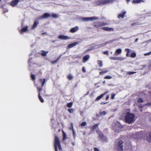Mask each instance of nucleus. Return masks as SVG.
<instances>
[{
	"label": "nucleus",
	"instance_id": "obj_31",
	"mask_svg": "<svg viewBox=\"0 0 151 151\" xmlns=\"http://www.w3.org/2000/svg\"><path fill=\"white\" fill-rule=\"evenodd\" d=\"M136 73V72H132V71H128L126 73V75H131L133 74H134Z\"/></svg>",
	"mask_w": 151,
	"mask_h": 151
},
{
	"label": "nucleus",
	"instance_id": "obj_51",
	"mask_svg": "<svg viewBox=\"0 0 151 151\" xmlns=\"http://www.w3.org/2000/svg\"><path fill=\"white\" fill-rule=\"evenodd\" d=\"M109 98V96L108 95H107L106 96L105 99L106 100H108Z\"/></svg>",
	"mask_w": 151,
	"mask_h": 151
},
{
	"label": "nucleus",
	"instance_id": "obj_53",
	"mask_svg": "<svg viewBox=\"0 0 151 151\" xmlns=\"http://www.w3.org/2000/svg\"><path fill=\"white\" fill-rule=\"evenodd\" d=\"M130 1V0H126L127 2L128 3H129Z\"/></svg>",
	"mask_w": 151,
	"mask_h": 151
},
{
	"label": "nucleus",
	"instance_id": "obj_21",
	"mask_svg": "<svg viewBox=\"0 0 151 151\" xmlns=\"http://www.w3.org/2000/svg\"><path fill=\"white\" fill-rule=\"evenodd\" d=\"M39 22L38 21H35L34 22V24L31 27L32 29H33L36 28Z\"/></svg>",
	"mask_w": 151,
	"mask_h": 151
},
{
	"label": "nucleus",
	"instance_id": "obj_11",
	"mask_svg": "<svg viewBox=\"0 0 151 151\" xmlns=\"http://www.w3.org/2000/svg\"><path fill=\"white\" fill-rule=\"evenodd\" d=\"M110 59L115 60H122L124 59V58L122 57H111L110 58Z\"/></svg>",
	"mask_w": 151,
	"mask_h": 151
},
{
	"label": "nucleus",
	"instance_id": "obj_16",
	"mask_svg": "<svg viewBox=\"0 0 151 151\" xmlns=\"http://www.w3.org/2000/svg\"><path fill=\"white\" fill-rule=\"evenodd\" d=\"M97 19L98 18H96V17H91L84 18L83 20L85 21H87L89 20H93L96 19Z\"/></svg>",
	"mask_w": 151,
	"mask_h": 151
},
{
	"label": "nucleus",
	"instance_id": "obj_40",
	"mask_svg": "<svg viewBox=\"0 0 151 151\" xmlns=\"http://www.w3.org/2000/svg\"><path fill=\"white\" fill-rule=\"evenodd\" d=\"M138 102L140 103V102H142L143 103L144 101L141 98H139L137 101Z\"/></svg>",
	"mask_w": 151,
	"mask_h": 151
},
{
	"label": "nucleus",
	"instance_id": "obj_33",
	"mask_svg": "<svg viewBox=\"0 0 151 151\" xmlns=\"http://www.w3.org/2000/svg\"><path fill=\"white\" fill-rule=\"evenodd\" d=\"M142 1V0H133L132 1V3H139Z\"/></svg>",
	"mask_w": 151,
	"mask_h": 151
},
{
	"label": "nucleus",
	"instance_id": "obj_41",
	"mask_svg": "<svg viewBox=\"0 0 151 151\" xmlns=\"http://www.w3.org/2000/svg\"><path fill=\"white\" fill-rule=\"evenodd\" d=\"M87 124L86 122H83L81 124V127H84Z\"/></svg>",
	"mask_w": 151,
	"mask_h": 151
},
{
	"label": "nucleus",
	"instance_id": "obj_24",
	"mask_svg": "<svg viewBox=\"0 0 151 151\" xmlns=\"http://www.w3.org/2000/svg\"><path fill=\"white\" fill-rule=\"evenodd\" d=\"M41 52L40 55L42 56L45 57L46 56L47 54L48 53V51L46 52L44 50H41Z\"/></svg>",
	"mask_w": 151,
	"mask_h": 151
},
{
	"label": "nucleus",
	"instance_id": "obj_32",
	"mask_svg": "<svg viewBox=\"0 0 151 151\" xmlns=\"http://www.w3.org/2000/svg\"><path fill=\"white\" fill-rule=\"evenodd\" d=\"M73 104V103L72 102H70L69 103H68L67 104V107L68 108H70L72 106Z\"/></svg>",
	"mask_w": 151,
	"mask_h": 151
},
{
	"label": "nucleus",
	"instance_id": "obj_47",
	"mask_svg": "<svg viewBox=\"0 0 151 151\" xmlns=\"http://www.w3.org/2000/svg\"><path fill=\"white\" fill-rule=\"evenodd\" d=\"M151 53V51L149 52H148V53H145L144 54V55L145 56H146L147 55H150Z\"/></svg>",
	"mask_w": 151,
	"mask_h": 151
},
{
	"label": "nucleus",
	"instance_id": "obj_54",
	"mask_svg": "<svg viewBox=\"0 0 151 151\" xmlns=\"http://www.w3.org/2000/svg\"><path fill=\"white\" fill-rule=\"evenodd\" d=\"M138 40V38H137V39H136V40H135V42H137V40Z\"/></svg>",
	"mask_w": 151,
	"mask_h": 151
},
{
	"label": "nucleus",
	"instance_id": "obj_1",
	"mask_svg": "<svg viewBox=\"0 0 151 151\" xmlns=\"http://www.w3.org/2000/svg\"><path fill=\"white\" fill-rule=\"evenodd\" d=\"M38 81L39 82H42V85L40 86H38V85H37V91L38 93V97L40 102L43 103L44 100L42 97L40 95L41 94V91L43 90V87L44 86V84L46 82V79L45 78H40L39 79Z\"/></svg>",
	"mask_w": 151,
	"mask_h": 151
},
{
	"label": "nucleus",
	"instance_id": "obj_14",
	"mask_svg": "<svg viewBox=\"0 0 151 151\" xmlns=\"http://www.w3.org/2000/svg\"><path fill=\"white\" fill-rule=\"evenodd\" d=\"M78 30V27L76 26L71 29L70 30V32L73 33L77 32Z\"/></svg>",
	"mask_w": 151,
	"mask_h": 151
},
{
	"label": "nucleus",
	"instance_id": "obj_30",
	"mask_svg": "<svg viewBox=\"0 0 151 151\" xmlns=\"http://www.w3.org/2000/svg\"><path fill=\"white\" fill-rule=\"evenodd\" d=\"M104 96L103 94H102L101 95H100L99 96L97 97L96 99L95 100L96 101H98L101 98H102Z\"/></svg>",
	"mask_w": 151,
	"mask_h": 151
},
{
	"label": "nucleus",
	"instance_id": "obj_22",
	"mask_svg": "<svg viewBox=\"0 0 151 151\" xmlns=\"http://www.w3.org/2000/svg\"><path fill=\"white\" fill-rule=\"evenodd\" d=\"M99 124H96L92 126H90L89 127L91 129V130L93 131L98 127Z\"/></svg>",
	"mask_w": 151,
	"mask_h": 151
},
{
	"label": "nucleus",
	"instance_id": "obj_27",
	"mask_svg": "<svg viewBox=\"0 0 151 151\" xmlns=\"http://www.w3.org/2000/svg\"><path fill=\"white\" fill-rule=\"evenodd\" d=\"M62 133H63V141L65 140L66 139H67V137H66V135L65 133L63 131H62Z\"/></svg>",
	"mask_w": 151,
	"mask_h": 151
},
{
	"label": "nucleus",
	"instance_id": "obj_42",
	"mask_svg": "<svg viewBox=\"0 0 151 151\" xmlns=\"http://www.w3.org/2000/svg\"><path fill=\"white\" fill-rule=\"evenodd\" d=\"M107 43L108 42H105L104 43L99 45V47H101L104 46L105 45H106Z\"/></svg>",
	"mask_w": 151,
	"mask_h": 151
},
{
	"label": "nucleus",
	"instance_id": "obj_60",
	"mask_svg": "<svg viewBox=\"0 0 151 151\" xmlns=\"http://www.w3.org/2000/svg\"><path fill=\"white\" fill-rule=\"evenodd\" d=\"M85 134V133H83V135H84Z\"/></svg>",
	"mask_w": 151,
	"mask_h": 151
},
{
	"label": "nucleus",
	"instance_id": "obj_7",
	"mask_svg": "<svg viewBox=\"0 0 151 151\" xmlns=\"http://www.w3.org/2000/svg\"><path fill=\"white\" fill-rule=\"evenodd\" d=\"M123 142L122 140H119L117 144V150L119 151H123Z\"/></svg>",
	"mask_w": 151,
	"mask_h": 151
},
{
	"label": "nucleus",
	"instance_id": "obj_34",
	"mask_svg": "<svg viewBox=\"0 0 151 151\" xmlns=\"http://www.w3.org/2000/svg\"><path fill=\"white\" fill-rule=\"evenodd\" d=\"M51 16L54 18L55 19L58 17V15L56 14L52 13Z\"/></svg>",
	"mask_w": 151,
	"mask_h": 151
},
{
	"label": "nucleus",
	"instance_id": "obj_44",
	"mask_svg": "<svg viewBox=\"0 0 151 151\" xmlns=\"http://www.w3.org/2000/svg\"><path fill=\"white\" fill-rule=\"evenodd\" d=\"M112 78V77L110 76H105L104 78L105 79H111Z\"/></svg>",
	"mask_w": 151,
	"mask_h": 151
},
{
	"label": "nucleus",
	"instance_id": "obj_3",
	"mask_svg": "<svg viewBox=\"0 0 151 151\" xmlns=\"http://www.w3.org/2000/svg\"><path fill=\"white\" fill-rule=\"evenodd\" d=\"M113 0H96L94 2L95 6L106 5L113 2Z\"/></svg>",
	"mask_w": 151,
	"mask_h": 151
},
{
	"label": "nucleus",
	"instance_id": "obj_25",
	"mask_svg": "<svg viewBox=\"0 0 151 151\" xmlns=\"http://www.w3.org/2000/svg\"><path fill=\"white\" fill-rule=\"evenodd\" d=\"M71 127L72 128V132H73V135L74 137V138L76 137V133L75 132V131L74 130L73 128V124L72 123H71Z\"/></svg>",
	"mask_w": 151,
	"mask_h": 151
},
{
	"label": "nucleus",
	"instance_id": "obj_59",
	"mask_svg": "<svg viewBox=\"0 0 151 151\" xmlns=\"http://www.w3.org/2000/svg\"><path fill=\"white\" fill-rule=\"evenodd\" d=\"M78 58H81V57H80V56H79V57H78Z\"/></svg>",
	"mask_w": 151,
	"mask_h": 151
},
{
	"label": "nucleus",
	"instance_id": "obj_58",
	"mask_svg": "<svg viewBox=\"0 0 151 151\" xmlns=\"http://www.w3.org/2000/svg\"><path fill=\"white\" fill-rule=\"evenodd\" d=\"M45 33H42V35H44V34H45Z\"/></svg>",
	"mask_w": 151,
	"mask_h": 151
},
{
	"label": "nucleus",
	"instance_id": "obj_5",
	"mask_svg": "<svg viewBox=\"0 0 151 151\" xmlns=\"http://www.w3.org/2000/svg\"><path fill=\"white\" fill-rule=\"evenodd\" d=\"M107 24L106 22H94L93 24V26L97 29V30L99 31L98 29L99 27L102 26H104L107 25Z\"/></svg>",
	"mask_w": 151,
	"mask_h": 151
},
{
	"label": "nucleus",
	"instance_id": "obj_20",
	"mask_svg": "<svg viewBox=\"0 0 151 151\" xmlns=\"http://www.w3.org/2000/svg\"><path fill=\"white\" fill-rule=\"evenodd\" d=\"M122 50L121 49L119 48L117 49L115 51L114 53V55H117L120 54L122 52Z\"/></svg>",
	"mask_w": 151,
	"mask_h": 151
},
{
	"label": "nucleus",
	"instance_id": "obj_23",
	"mask_svg": "<svg viewBox=\"0 0 151 151\" xmlns=\"http://www.w3.org/2000/svg\"><path fill=\"white\" fill-rule=\"evenodd\" d=\"M109 70L107 69H104L101 71L99 72V74L100 75H102L104 74H105L109 72Z\"/></svg>",
	"mask_w": 151,
	"mask_h": 151
},
{
	"label": "nucleus",
	"instance_id": "obj_12",
	"mask_svg": "<svg viewBox=\"0 0 151 151\" xmlns=\"http://www.w3.org/2000/svg\"><path fill=\"white\" fill-rule=\"evenodd\" d=\"M28 26H26L25 27L22 28L19 31V32L21 34L24 32H27L28 29Z\"/></svg>",
	"mask_w": 151,
	"mask_h": 151
},
{
	"label": "nucleus",
	"instance_id": "obj_48",
	"mask_svg": "<svg viewBox=\"0 0 151 151\" xmlns=\"http://www.w3.org/2000/svg\"><path fill=\"white\" fill-rule=\"evenodd\" d=\"M82 70L83 72L84 73H85L86 72V70L85 69V67H83L82 68Z\"/></svg>",
	"mask_w": 151,
	"mask_h": 151
},
{
	"label": "nucleus",
	"instance_id": "obj_38",
	"mask_svg": "<svg viewBox=\"0 0 151 151\" xmlns=\"http://www.w3.org/2000/svg\"><path fill=\"white\" fill-rule=\"evenodd\" d=\"M67 78L69 80H71L73 78V76L70 74L68 75Z\"/></svg>",
	"mask_w": 151,
	"mask_h": 151
},
{
	"label": "nucleus",
	"instance_id": "obj_2",
	"mask_svg": "<svg viewBox=\"0 0 151 151\" xmlns=\"http://www.w3.org/2000/svg\"><path fill=\"white\" fill-rule=\"evenodd\" d=\"M135 115L132 113L127 112L125 116L124 120L126 122L130 124L134 121Z\"/></svg>",
	"mask_w": 151,
	"mask_h": 151
},
{
	"label": "nucleus",
	"instance_id": "obj_52",
	"mask_svg": "<svg viewBox=\"0 0 151 151\" xmlns=\"http://www.w3.org/2000/svg\"><path fill=\"white\" fill-rule=\"evenodd\" d=\"M107 102H101V104H106Z\"/></svg>",
	"mask_w": 151,
	"mask_h": 151
},
{
	"label": "nucleus",
	"instance_id": "obj_9",
	"mask_svg": "<svg viewBox=\"0 0 151 151\" xmlns=\"http://www.w3.org/2000/svg\"><path fill=\"white\" fill-rule=\"evenodd\" d=\"M51 16V15L48 13H45L42 16H40L39 19H47L49 17Z\"/></svg>",
	"mask_w": 151,
	"mask_h": 151
},
{
	"label": "nucleus",
	"instance_id": "obj_57",
	"mask_svg": "<svg viewBox=\"0 0 151 151\" xmlns=\"http://www.w3.org/2000/svg\"><path fill=\"white\" fill-rule=\"evenodd\" d=\"M44 93H45V92H46L45 91V90H44Z\"/></svg>",
	"mask_w": 151,
	"mask_h": 151
},
{
	"label": "nucleus",
	"instance_id": "obj_50",
	"mask_svg": "<svg viewBox=\"0 0 151 151\" xmlns=\"http://www.w3.org/2000/svg\"><path fill=\"white\" fill-rule=\"evenodd\" d=\"M108 91H106L105 92L103 93H102V94H103V96H104L106 93H108Z\"/></svg>",
	"mask_w": 151,
	"mask_h": 151
},
{
	"label": "nucleus",
	"instance_id": "obj_4",
	"mask_svg": "<svg viewBox=\"0 0 151 151\" xmlns=\"http://www.w3.org/2000/svg\"><path fill=\"white\" fill-rule=\"evenodd\" d=\"M54 146L55 151H58V148L60 151L62 150L60 142L58 137L56 135L55 136Z\"/></svg>",
	"mask_w": 151,
	"mask_h": 151
},
{
	"label": "nucleus",
	"instance_id": "obj_37",
	"mask_svg": "<svg viewBox=\"0 0 151 151\" xmlns=\"http://www.w3.org/2000/svg\"><path fill=\"white\" fill-rule=\"evenodd\" d=\"M99 114L100 116L105 115L106 114V112L105 111H103L102 112H100Z\"/></svg>",
	"mask_w": 151,
	"mask_h": 151
},
{
	"label": "nucleus",
	"instance_id": "obj_46",
	"mask_svg": "<svg viewBox=\"0 0 151 151\" xmlns=\"http://www.w3.org/2000/svg\"><path fill=\"white\" fill-rule=\"evenodd\" d=\"M138 24L137 23L135 22L132 23L131 24V26H133L134 25H136Z\"/></svg>",
	"mask_w": 151,
	"mask_h": 151
},
{
	"label": "nucleus",
	"instance_id": "obj_8",
	"mask_svg": "<svg viewBox=\"0 0 151 151\" xmlns=\"http://www.w3.org/2000/svg\"><path fill=\"white\" fill-rule=\"evenodd\" d=\"M30 77H31V78L32 79V80L34 82V84L36 88H37V86L36 85H38V86H40V84H41V85H42V82H38V83H35V80L36 79V78H35V76L34 74H31V75H30ZM38 80H39V79Z\"/></svg>",
	"mask_w": 151,
	"mask_h": 151
},
{
	"label": "nucleus",
	"instance_id": "obj_6",
	"mask_svg": "<svg viewBox=\"0 0 151 151\" xmlns=\"http://www.w3.org/2000/svg\"><path fill=\"white\" fill-rule=\"evenodd\" d=\"M96 132L98 135V137L103 141H107V139L106 136H104V134L100 131L96 130Z\"/></svg>",
	"mask_w": 151,
	"mask_h": 151
},
{
	"label": "nucleus",
	"instance_id": "obj_28",
	"mask_svg": "<svg viewBox=\"0 0 151 151\" xmlns=\"http://www.w3.org/2000/svg\"><path fill=\"white\" fill-rule=\"evenodd\" d=\"M125 51L127 52L126 56L127 57H129V53L132 51L131 50L128 48H126L125 49Z\"/></svg>",
	"mask_w": 151,
	"mask_h": 151
},
{
	"label": "nucleus",
	"instance_id": "obj_15",
	"mask_svg": "<svg viewBox=\"0 0 151 151\" xmlns=\"http://www.w3.org/2000/svg\"><path fill=\"white\" fill-rule=\"evenodd\" d=\"M90 58V55H87L84 56L83 58V62H86L88 61Z\"/></svg>",
	"mask_w": 151,
	"mask_h": 151
},
{
	"label": "nucleus",
	"instance_id": "obj_43",
	"mask_svg": "<svg viewBox=\"0 0 151 151\" xmlns=\"http://www.w3.org/2000/svg\"><path fill=\"white\" fill-rule=\"evenodd\" d=\"M68 111L69 113H73L74 111V110L73 109H68Z\"/></svg>",
	"mask_w": 151,
	"mask_h": 151
},
{
	"label": "nucleus",
	"instance_id": "obj_17",
	"mask_svg": "<svg viewBox=\"0 0 151 151\" xmlns=\"http://www.w3.org/2000/svg\"><path fill=\"white\" fill-rule=\"evenodd\" d=\"M78 42H76L72 43H71L68 45V48H71L77 45H78Z\"/></svg>",
	"mask_w": 151,
	"mask_h": 151
},
{
	"label": "nucleus",
	"instance_id": "obj_39",
	"mask_svg": "<svg viewBox=\"0 0 151 151\" xmlns=\"http://www.w3.org/2000/svg\"><path fill=\"white\" fill-rule=\"evenodd\" d=\"M111 98L112 99H113L114 98V97L115 96V94L114 93H112L111 94Z\"/></svg>",
	"mask_w": 151,
	"mask_h": 151
},
{
	"label": "nucleus",
	"instance_id": "obj_13",
	"mask_svg": "<svg viewBox=\"0 0 151 151\" xmlns=\"http://www.w3.org/2000/svg\"><path fill=\"white\" fill-rule=\"evenodd\" d=\"M100 29H103L104 31H113L114 29L112 28H109L107 27H101Z\"/></svg>",
	"mask_w": 151,
	"mask_h": 151
},
{
	"label": "nucleus",
	"instance_id": "obj_49",
	"mask_svg": "<svg viewBox=\"0 0 151 151\" xmlns=\"http://www.w3.org/2000/svg\"><path fill=\"white\" fill-rule=\"evenodd\" d=\"M94 151H99V149L96 147H94Z\"/></svg>",
	"mask_w": 151,
	"mask_h": 151
},
{
	"label": "nucleus",
	"instance_id": "obj_36",
	"mask_svg": "<svg viewBox=\"0 0 151 151\" xmlns=\"http://www.w3.org/2000/svg\"><path fill=\"white\" fill-rule=\"evenodd\" d=\"M62 55H60L59 57L58 58V59L55 60V61H53L52 62V63H56L58 61V60L59 59L61 58V57Z\"/></svg>",
	"mask_w": 151,
	"mask_h": 151
},
{
	"label": "nucleus",
	"instance_id": "obj_45",
	"mask_svg": "<svg viewBox=\"0 0 151 151\" xmlns=\"http://www.w3.org/2000/svg\"><path fill=\"white\" fill-rule=\"evenodd\" d=\"M103 54L104 55H109V51H106L103 52Z\"/></svg>",
	"mask_w": 151,
	"mask_h": 151
},
{
	"label": "nucleus",
	"instance_id": "obj_56",
	"mask_svg": "<svg viewBox=\"0 0 151 151\" xmlns=\"http://www.w3.org/2000/svg\"><path fill=\"white\" fill-rule=\"evenodd\" d=\"M96 116H97V117H99V116L98 114H97V115H96Z\"/></svg>",
	"mask_w": 151,
	"mask_h": 151
},
{
	"label": "nucleus",
	"instance_id": "obj_61",
	"mask_svg": "<svg viewBox=\"0 0 151 151\" xmlns=\"http://www.w3.org/2000/svg\"><path fill=\"white\" fill-rule=\"evenodd\" d=\"M1 0H0V2L1 1Z\"/></svg>",
	"mask_w": 151,
	"mask_h": 151
},
{
	"label": "nucleus",
	"instance_id": "obj_26",
	"mask_svg": "<svg viewBox=\"0 0 151 151\" xmlns=\"http://www.w3.org/2000/svg\"><path fill=\"white\" fill-rule=\"evenodd\" d=\"M97 62L99 67H101L102 66V62L101 60H98L97 61Z\"/></svg>",
	"mask_w": 151,
	"mask_h": 151
},
{
	"label": "nucleus",
	"instance_id": "obj_35",
	"mask_svg": "<svg viewBox=\"0 0 151 151\" xmlns=\"http://www.w3.org/2000/svg\"><path fill=\"white\" fill-rule=\"evenodd\" d=\"M136 55V53L134 52H132L130 55V57L131 58H135Z\"/></svg>",
	"mask_w": 151,
	"mask_h": 151
},
{
	"label": "nucleus",
	"instance_id": "obj_55",
	"mask_svg": "<svg viewBox=\"0 0 151 151\" xmlns=\"http://www.w3.org/2000/svg\"><path fill=\"white\" fill-rule=\"evenodd\" d=\"M103 84H105V81H103Z\"/></svg>",
	"mask_w": 151,
	"mask_h": 151
},
{
	"label": "nucleus",
	"instance_id": "obj_29",
	"mask_svg": "<svg viewBox=\"0 0 151 151\" xmlns=\"http://www.w3.org/2000/svg\"><path fill=\"white\" fill-rule=\"evenodd\" d=\"M147 140L149 142H151V132L149 133V136L147 137Z\"/></svg>",
	"mask_w": 151,
	"mask_h": 151
},
{
	"label": "nucleus",
	"instance_id": "obj_10",
	"mask_svg": "<svg viewBox=\"0 0 151 151\" xmlns=\"http://www.w3.org/2000/svg\"><path fill=\"white\" fill-rule=\"evenodd\" d=\"M58 38L61 40H67L70 39V37L67 36H64L63 35H60L58 36Z\"/></svg>",
	"mask_w": 151,
	"mask_h": 151
},
{
	"label": "nucleus",
	"instance_id": "obj_18",
	"mask_svg": "<svg viewBox=\"0 0 151 151\" xmlns=\"http://www.w3.org/2000/svg\"><path fill=\"white\" fill-rule=\"evenodd\" d=\"M19 0H13L10 3V5L12 6H14L19 2Z\"/></svg>",
	"mask_w": 151,
	"mask_h": 151
},
{
	"label": "nucleus",
	"instance_id": "obj_19",
	"mask_svg": "<svg viewBox=\"0 0 151 151\" xmlns=\"http://www.w3.org/2000/svg\"><path fill=\"white\" fill-rule=\"evenodd\" d=\"M126 13V11H124L122 12V13L119 14L118 15V18L119 19L123 18Z\"/></svg>",
	"mask_w": 151,
	"mask_h": 151
}]
</instances>
